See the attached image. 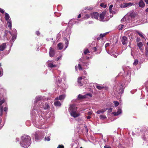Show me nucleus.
Masks as SVG:
<instances>
[{
	"mask_svg": "<svg viewBox=\"0 0 148 148\" xmlns=\"http://www.w3.org/2000/svg\"><path fill=\"white\" fill-rule=\"evenodd\" d=\"M31 143V138L29 136L24 135L22 137L20 142L22 147L27 148L30 146Z\"/></svg>",
	"mask_w": 148,
	"mask_h": 148,
	"instance_id": "1",
	"label": "nucleus"
},
{
	"mask_svg": "<svg viewBox=\"0 0 148 148\" xmlns=\"http://www.w3.org/2000/svg\"><path fill=\"white\" fill-rule=\"evenodd\" d=\"M77 108L74 105H72L70 106L69 108V110L71 115L72 116L76 118L80 115V114L77 111Z\"/></svg>",
	"mask_w": 148,
	"mask_h": 148,
	"instance_id": "2",
	"label": "nucleus"
},
{
	"mask_svg": "<svg viewBox=\"0 0 148 148\" xmlns=\"http://www.w3.org/2000/svg\"><path fill=\"white\" fill-rule=\"evenodd\" d=\"M40 108L42 109L46 110L49 108L48 103L45 102L41 100L38 104V108Z\"/></svg>",
	"mask_w": 148,
	"mask_h": 148,
	"instance_id": "3",
	"label": "nucleus"
},
{
	"mask_svg": "<svg viewBox=\"0 0 148 148\" xmlns=\"http://www.w3.org/2000/svg\"><path fill=\"white\" fill-rule=\"evenodd\" d=\"M136 16V14L134 12H132L130 13L128 17H127V16H126V19L131 18L132 20L134 21Z\"/></svg>",
	"mask_w": 148,
	"mask_h": 148,
	"instance_id": "4",
	"label": "nucleus"
},
{
	"mask_svg": "<svg viewBox=\"0 0 148 148\" xmlns=\"http://www.w3.org/2000/svg\"><path fill=\"white\" fill-rule=\"evenodd\" d=\"M116 90L119 94H122L123 91V88L122 85L118 86L116 88Z\"/></svg>",
	"mask_w": 148,
	"mask_h": 148,
	"instance_id": "5",
	"label": "nucleus"
},
{
	"mask_svg": "<svg viewBox=\"0 0 148 148\" xmlns=\"http://www.w3.org/2000/svg\"><path fill=\"white\" fill-rule=\"evenodd\" d=\"M133 5L132 3H124L123 4H121L120 5V7L121 8H125L128 6H130Z\"/></svg>",
	"mask_w": 148,
	"mask_h": 148,
	"instance_id": "6",
	"label": "nucleus"
},
{
	"mask_svg": "<svg viewBox=\"0 0 148 148\" xmlns=\"http://www.w3.org/2000/svg\"><path fill=\"white\" fill-rule=\"evenodd\" d=\"M90 16L92 18H94L96 19L98 18L99 16V14L97 12H94L91 13Z\"/></svg>",
	"mask_w": 148,
	"mask_h": 148,
	"instance_id": "7",
	"label": "nucleus"
},
{
	"mask_svg": "<svg viewBox=\"0 0 148 148\" xmlns=\"http://www.w3.org/2000/svg\"><path fill=\"white\" fill-rule=\"evenodd\" d=\"M122 43L123 45H126L127 43V38L125 36H123L121 38Z\"/></svg>",
	"mask_w": 148,
	"mask_h": 148,
	"instance_id": "8",
	"label": "nucleus"
},
{
	"mask_svg": "<svg viewBox=\"0 0 148 148\" xmlns=\"http://www.w3.org/2000/svg\"><path fill=\"white\" fill-rule=\"evenodd\" d=\"M55 54V51L51 47L50 48L49 51V55L50 57H53Z\"/></svg>",
	"mask_w": 148,
	"mask_h": 148,
	"instance_id": "9",
	"label": "nucleus"
},
{
	"mask_svg": "<svg viewBox=\"0 0 148 148\" xmlns=\"http://www.w3.org/2000/svg\"><path fill=\"white\" fill-rule=\"evenodd\" d=\"M88 96L91 97L92 95L90 94H87L85 95H82L79 94L78 96V98L79 99H82L86 98V97Z\"/></svg>",
	"mask_w": 148,
	"mask_h": 148,
	"instance_id": "10",
	"label": "nucleus"
},
{
	"mask_svg": "<svg viewBox=\"0 0 148 148\" xmlns=\"http://www.w3.org/2000/svg\"><path fill=\"white\" fill-rule=\"evenodd\" d=\"M137 45L140 50L143 52V50L144 49V47L142 43L140 42L137 43Z\"/></svg>",
	"mask_w": 148,
	"mask_h": 148,
	"instance_id": "11",
	"label": "nucleus"
},
{
	"mask_svg": "<svg viewBox=\"0 0 148 148\" xmlns=\"http://www.w3.org/2000/svg\"><path fill=\"white\" fill-rule=\"evenodd\" d=\"M85 78L84 76L81 77L78 79V85L79 86H82L83 85L82 84L81 82V80L83 79H84Z\"/></svg>",
	"mask_w": 148,
	"mask_h": 148,
	"instance_id": "12",
	"label": "nucleus"
},
{
	"mask_svg": "<svg viewBox=\"0 0 148 148\" xmlns=\"http://www.w3.org/2000/svg\"><path fill=\"white\" fill-rule=\"evenodd\" d=\"M104 13L102 12L99 15V20L101 21H104L105 20L104 19Z\"/></svg>",
	"mask_w": 148,
	"mask_h": 148,
	"instance_id": "13",
	"label": "nucleus"
},
{
	"mask_svg": "<svg viewBox=\"0 0 148 148\" xmlns=\"http://www.w3.org/2000/svg\"><path fill=\"white\" fill-rule=\"evenodd\" d=\"M6 43H3L0 45V51H3L6 48Z\"/></svg>",
	"mask_w": 148,
	"mask_h": 148,
	"instance_id": "14",
	"label": "nucleus"
},
{
	"mask_svg": "<svg viewBox=\"0 0 148 148\" xmlns=\"http://www.w3.org/2000/svg\"><path fill=\"white\" fill-rule=\"evenodd\" d=\"M65 97V95H60L59 96V98L58 97H56L55 99L56 100H57L58 99H59L60 100H62L64 99Z\"/></svg>",
	"mask_w": 148,
	"mask_h": 148,
	"instance_id": "15",
	"label": "nucleus"
},
{
	"mask_svg": "<svg viewBox=\"0 0 148 148\" xmlns=\"http://www.w3.org/2000/svg\"><path fill=\"white\" fill-rule=\"evenodd\" d=\"M121 112V110L119 109L117 112H114L113 114L115 116H117L120 114Z\"/></svg>",
	"mask_w": 148,
	"mask_h": 148,
	"instance_id": "16",
	"label": "nucleus"
},
{
	"mask_svg": "<svg viewBox=\"0 0 148 148\" xmlns=\"http://www.w3.org/2000/svg\"><path fill=\"white\" fill-rule=\"evenodd\" d=\"M107 33H105L103 34H101L99 37L97 38V39L98 40H99L101 38H103L104 36H105V35L107 34Z\"/></svg>",
	"mask_w": 148,
	"mask_h": 148,
	"instance_id": "17",
	"label": "nucleus"
},
{
	"mask_svg": "<svg viewBox=\"0 0 148 148\" xmlns=\"http://www.w3.org/2000/svg\"><path fill=\"white\" fill-rule=\"evenodd\" d=\"M107 110V109L99 110H97V111L96 113L97 114H100L101 113H102L105 112Z\"/></svg>",
	"mask_w": 148,
	"mask_h": 148,
	"instance_id": "18",
	"label": "nucleus"
},
{
	"mask_svg": "<svg viewBox=\"0 0 148 148\" xmlns=\"http://www.w3.org/2000/svg\"><path fill=\"white\" fill-rule=\"evenodd\" d=\"M138 5L141 8L144 7L145 4L142 0H140L139 2Z\"/></svg>",
	"mask_w": 148,
	"mask_h": 148,
	"instance_id": "19",
	"label": "nucleus"
},
{
	"mask_svg": "<svg viewBox=\"0 0 148 148\" xmlns=\"http://www.w3.org/2000/svg\"><path fill=\"white\" fill-rule=\"evenodd\" d=\"M42 98V97L40 96L36 97L35 98V101H34V103H36L37 102H38Z\"/></svg>",
	"mask_w": 148,
	"mask_h": 148,
	"instance_id": "20",
	"label": "nucleus"
},
{
	"mask_svg": "<svg viewBox=\"0 0 148 148\" xmlns=\"http://www.w3.org/2000/svg\"><path fill=\"white\" fill-rule=\"evenodd\" d=\"M96 87L98 89L101 90L104 88V87L101 85L97 84L95 85Z\"/></svg>",
	"mask_w": 148,
	"mask_h": 148,
	"instance_id": "21",
	"label": "nucleus"
},
{
	"mask_svg": "<svg viewBox=\"0 0 148 148\" xmlns=\"http://www.w3.org/2000/svg\"><path fill=\"white\" fill-rule=\"evenodd\" d=\"M5 20L7 21L9 20H10V17L9 14L6 13L5 14Z\"/></svg>",
	"mask_w": 148,
	"mask_h": 148,
	"instance_id": "22",
	"label": "nucleus"
},
{
	"mask_svg": "<svg viewBox=\"0 0 148 148\" xmlns=\"http://www.w3.org/2000/svg\"><path fill=\"white\" fill-rule=\"evenodd\" d=\"M57 47L59 49L61 50L63 47V44L60 42L58 43L57 45Z\"/></svg>",
	"mask_w": 148,
	"mask_h": 148,
	"instance_id": "23",
	"label": "nucleus"
},
{
	"mask_svg": "<svg viewBox=\"0 0 148 148\" xmlns=\"http://www.w3.org/2000/svg\"><path fill=\"white\" fill-rule=\"evenodd\" d=\"M7 21V23L10 29H11L12 28V22L11 20H9Z\"/></svg>",
	"mask_w": 148,
	"mask_h": 148,
	"instance_id": "24",
	"label": "nucleus"
},
{
	"mask_svg": "<svg viewBox=\"0 0 148 148\" xmlns=\"http://www.w3.org/2000/svg\"><path fill=\"white\" fill-rule=\"evenodd\" d=\"M48 66L50 68H52L56 67L57 65L55 64H53V63H50L48 64Z\"/></svg>",
	"mask_w": 148,
	"mask_h": 148,
	"instance_id": "25",
	"label": "nucleus"
},
{
	"mask_svg": "<svg viewBox=\"0 0 148 148\" xmlns=\"http://www.w3.org/2000/svg\"><path fill=\"white\" fill-rule=\"evenodd\" d=\"M65 45L66 46L65 48V49H66L68 47L69 45V41L67 40L66 38H65Z\"/></svg>",
	"mask_w": 148,
	"mask_h": 148,
	"instance_id": "26",
	"label": "nucleus"
},
{
	"mask_svg": "<svg viewBox=\"0 0 148 148\" xmlns=\"http://www.w3.org/2000/svg\"><path fill=\"white\" fill-rule=\"evenodd\" d=\"M10 33L12 35V41H14L16 39V34H12L11 33V32H10Z\"/></svg>",
	"mask_w": 148,
	"mask_h": 148,
	"instance_id": "27",
	"label": "nucleus"
},
{
	"mask_svg": "<svg viewBox=\"0 0 148 148\" xmlns=\"http://www.w3.org/2000/svg\"><path fill=\"white\" fill-rule=\"evenodd\" d=\"M54 104L55 106H60L61 105V103L58 101H56L54 103Z\"/></svg>",
	"mask_w": 148,
	"mask_h": 148,
	"instance_id": "28",
	"label": "nucleus"
},
{
	"mask_svg": "<svg viewBox=\"0 0 148 148\" xmlns=\"http://www.w3.org/2000/svg\"><path fill=\"white\" fill-rule=\"evenodd\" d=\"M5 100L4 99H1L0 98V108L1 106L5 102Z\"/></svg>",
	"mask_w": 148,
	"mask_h": 148,
	"instance_id": "29",
	"label": "nucleus"
},
{
	"mask_svg": "<svg viewBox=\"0 0 148 148\" xmlns=\"http://www.w3.org/2000/svg\"><path fill=\"white\" fill-rule=\"evenodd\" d=\"M93 9V7L92 6L87 7L85 8V10H92Z\"/></svg>",
	"mask_w": 148,
	"mask_h": 148,
	"instance_id": "30",
	"label": "nucleus"
},
{
	"mask_svg": "<svg viewBox=\"0 0 148 148\" xmlns=\"http://www.w3.org/2000/svg\"><path fill=\"white\" fill-rule=\"evenodd\" d=\"M125 27V25H120L118 26V28L120 30H121L123 27Z\"/></svg>",
	"mask_w": 148,
	"mask_h": 148,
	"instance_id": "31",
	"label": "nucleus"
},
{
	"mask_svg": "<svg viewBox=\"0 0 148 148\" xmlns=\"http://www.w3.org/2000/svg\"><path fill=\"white\" fill-rule=\"evenodd\" d=\"M138 60L136 59L134 60V62L133 63V64L134 65L136 66V65L138 64Z\"/></svg>",
	"mask_w": 148,
	"mask_h": 148,
	"instance_id": "32",
	"label": "nucleus"
},
{
	"mask_svg": "<svg viewBox=\"0 0 148 148\" xmlns=\"http://www.w3.org/2000/svg\"><path fill=\"white\" fill-rule=\"evenodd\" d=\"M99 118L101 119H104L106 118V116L103 115H100L99 116Z\"/></svg>",
	"mask_w": 148,
	"mask_h": 148,
	"instance_id": "33",
	"label": "nucleus"
},
{
	"mask_svg": "<svg viewBox=\"0 0 148 148\" xmlns=\"http://www.w3.org/2000/svg\"><path fill=\"white\" fill-rule=\"evenodd\" d=\"M113 103L114 104V106L115 107L117 106L119 104V103L117 101H114Z\"/></svg>",
	"mask_w": 148,
	"mask_h": 148,
	"instance_id": "34",
	"label": "nucleus"
},
{
	"mask_svg": "<svg viewBox=\"0 0 148 148\" xmlns=\"http://www.w3.org/2000/svg\"><path fill=\"white\" fill-rule=\"evenodd\" d=\"M0 109L1 111L0 115L2 116L3 114V107L2 106H1V108H0Z\"/></svg>",
	"mask_w": 148,
	"mask_h": 148,
	"instance_id": "35",
	"label": "nucleus"
},
{
	"mask_svg": "<svg viewBox=\"0 0 148 148\" xmlns=\"http://www.w3.org/2000/svg\"><path fill=\"white\" fill-rule=\"evenodd\" d=\"M100 6L102 7H103L104 8H106V4H104L103 3H101L100 4Z\"/></svg>",
	"mask_w": 148,
	"mask_h": 148,
	"instance_id": "36",
	"label": "nucleus"
},
{
	"mask_svg": "<svg viewBox=\"0 0 148 148\" xmlns=\"http://www.w3.org/2000/svg\"><path fill=\"white\" fill-rule=\"evenodd\" d=\"M89 53V52L88 49H86L84 50V53L85 54H86Z\"/></svg>",
	"mask_w": 148,
	"mask_h": 148,
	"instance_id": "37",
	"label": "nucleus"
},
{
	"mask_svg": "<svg viewBox=\"0 0 148 148\" xmlns=\"http://www.w3.org/2000/svg\"><path fill=\"white\" fill-rule=\"evenodd\" d=\"M145 55L146 56L148 55V49L147 48L145 49Z\"/></svg>",
	"mask_w": 148,
	"mask_h": 148,
	"instance_id": "38",
	"label": "nucleus"
},
{
	"mask_svg": "<svg viewBox=\"0 0 148 148\" xmlns=\"http://www.w3.org/2000/svg\"><path fill=\"white\" fill-rule=\"evenodd\" d=\"M45 140H47V141H49L50 140L49 137L48 136L47 137H45Z\"/></svg>",
	"mask_w": 148,
	"mask_h": 148,
	"instance_id": "39",
	"label": "nucleus"
},
{
	"mask_svg": "<svg viewBox=\"0 0 148 148\" xmlns=\"http://www.w3.org/2000/svg\"><path fill=\"white\" fill-rule=\"evenodd\" d=\"M97 50V48L95 47H93L92 49V51H93V52H95Z\"/></svg>",
	"mask_w": 148,
	"mask_h": 148,
	"instance_id": "40",
	"label": "nucleus"
},
{
	"mask_svg": "<svg viewBox=\"0 0 148 148\" xmlns=\"http://www.w3.org/2000/svg\"><path fill=\"white\" fill-rule=\"evenodd\" d=\"M89 17V16L88 14H86L84 16V18L86 19H87Z\"/></svg>",
	"mask_w": 148,
	"mask_h": 148,
	"instance_id": "41",
	"label": "nucleus"
},
{
	"mask_svg": "<svg viewBox=\"0 0 148 148\" xmlns=\"http://www.w3.org/2000/svg\"><path fill=\"white\" fill-rule=\"evenodd\" d=\"M113 7V5H111L109 7V9L110 12H111V11L112 10V8Z\"/></svg>",
	"mask_w": 148,
	"mask_h": 148,
	"instance_id": "42",
	"label": "nucleus"
},
{
	"mask_svg": "<svg viewBox=\"0 0 148 148\" xmlns=\"http://www.w3.org/2000/svg\"><path fill=\"white\" fill-rule=\"evenodd\" d=\"M138 34L142 38H144L142 34L139 32H138Z\"/></svg>",
	"mask_w": 148,
	"mask_h": 148,
	"instance_id": "43",
	"label": "nucleus"
},
{
	"mask_svg": "<svg viewBox=\"0 0 148 148\" xmlns=\"http://www.w3.org/2000/svg\"><path fill=\"white\" fill-rule=\"evenodd\" d=\"M78 68L79 70H82V67H81L80 64H79L78 65Z\"/></svg>",
	"mask_w": 148,
	"mask_h": 148,
	"instance_id": "44",
	"label": "nucleus"
},
{
	"mask_svg": "<svg viewBox=\"0 0 148 148\" xmlns=\"http://www.w3.org/2000/svg\"><path fill=\"white\" fill-rule=\"evenodd\" d=\"M92 113V111H90L88 112L87 114L88 115H91Z\"/></svg>",
	"mask_w": 148,
	"mask_h": 148,
	"instance_id": "45",
	"label": "nucleus"
},
{
	"mask_svg": "<svg viewBox=\"0 0 148 148\" xmlns=\"http://www.w3.org/2000/svg\"><path fill=\"white\" fill-rule=\"evenodd\" d=\"M0 12L2 14H3L4 13V11L3 9L0 8Z\"/></svg>",
	"mask_w": 148,
	"mask_h": 148,
	"instance_id": "46",
	"label": "nucleus"
},
{
	"mask_svg": "<svg viewBox=\"0 0 148 148\" xmlns=\"http://www.w3.org/2000/svg\"><path fill=\"white\" fill-rule=\"evenodd\" d=\"M64 146L63 145H59L57 147V148H63Z\"/></svg>",
	"mask_w": 148,
	"mask_h": 148,
	"instance_id": "47",
	"label": "nucleus"
},
{
	"mask_svg": "<svg viewBox=\"0 0 148 148\" xmlns=\"http://www.w3.org/2000/svg\"><path fill=\"white\" fill-rule=\"evenodd\" d=\"M13 32H14V35L15 34H17V32L16 30V29H14V31H13Z\"/></svg>",
	"mask_w": 148,
	"mask_h": 148,
	"instance_id": "48",
	"label": "nucleus"
},
{
	"mask_svg": "<svg viewBox=\"0 0 148 148\" xmlns=\"http://www.w3.org/2000/svg\"><path fill=\"white\" fill-rule=\"evenodd\" d=\"M104 148H111V147L107 145H106L104 146Z\"/></svg>",
	"mask_w": 148,
	"mask_h": 148,
	"instance_id": "49",
	"label": "nucleus"
},
{
	"mask_svg": "<svg viewBox=\"0 0 148 148\" xmlns=\"http://www.w3.org/2000/svg\"><path fill=\"white\" fill-rule=\"evenodd\" d=\"M110 55L112 56H113L115 58H116L117 57V56L116 55L114 54L113 53H111Z\"/></svg>",
	"mask_w": 148,
	"mask_h": 148,
	"instance_id": "50",
	"label": "nucleus"
},
{
	"mask_svg": "<svg viewBox=\"0 0 148 148\" xmlns=\"http://www.w3.org/2000/svg\"><path fill=\"white\" fill-rule=\"evenodd\" d=\"M126 77H128V81H130V76L129 75H127L126 76Z\"/></svg>",
	"mask_w": 148,
	"mask_h": 148,
	"instance_id": "51",
	"label": "nucleus"
},
{
	"mask_svg": "<svg viewBox=\"0 0 148 148\" xmlns=\"http://www.w3.org/2000/svg\"><path fill=\"white\" fill-rule=\"evenodd\" d=\"M109 45V43H107L105 45V47L106 48V47H108Z\"/></svg>",
	"mask_w": 148,
	"mask_h": 148,
	"instance_id": "52",
	"label": "nucleus"
},
{
	"mask_svg": "<svg viewBox=\"0 0 148 148\" xmlns=\"http://www.w3.org/2000/svg\"><path fill=\"white\" fill-rule=\"evenodd\" d=\"M140 39L139 38H137L136 39V41L138 43L140 41Z\"/></svg>",
	"mask_w": 148,
	"mask_h": 148,
	"instance_id": "53",
	"label": "nucleus"
},
{
	"mask_svg": "<svg viewBox=\"0 0 148 148\" xmlns=\"http://www.w3.org/2000/svg\"><path fill=\"white\" fill-rule=\"evenodd\" d=\"M3 75V72H2L1 71H0V77H1Z\"/></svg>",
	"mask_w": 148,
	"mask_h": 148,
	"instance_id": "54",
	"label": "nucleus"
},
{
	"mask_svg": "<svg viewBox=\"0 0 148 148\" xmlns=\"http://www.w3.org/2000/svg\"><path fill=\"white\" fill-rule=\"evenodd\" d=\"M145 86L148 89V82L145 83Z\"/></svg>",
	"mask_w": 148,
	"mask_h": 148,
	"instance_id": "55",
	"label": "nucleus"
},
{
	"mask_svg": "<svg viewBox=\"0 0 148 148\" xmlns=\"http://www.w3.org/2000/svg\"><path fill=\"white\" fill-rule=\"evenodd\" d=\"M4 111H6L8 110V108L7 107H5L4 108Z\"/></svg>",
	"mask_w": 148,
	"mask_h": 148,
	"instance_id": "56",
	"label": "nucleus"
},
{
	"mask_svg": "<svg viewBox=\"0 0 148 148\" xmlns=\"http://www.w3.org/2000/svg\"><path fill=\"white\" fill-rule=\"evenodd\" d=\"M125 18L124 17L121 20V22H123L124 21V20L125 19Z\"/></svg>",
	"mask_w": 148,
	"mask_h": 148,
	"instance_id": "57",
	"label": "nucleus"
},
{
	"mask_svg": "<svg viewBox=\"0 0 148 148\" xmlns=\"http://www.w3.org/2000/svg\"><path fill=\"white\" fill-rule=\"evenodd\" d=\"M116 1L117 2H120L121 1H125L126 0H116Z\"/></svg>",
	"mask_w": 148,
	"mask_h": 148,
	"instance_id": "58",
	"label": "nucleus"
},
{
	"mask_svg": "<svg viewBox=\"0 0 148 148\" xmlns=\"http://www.w3.org/2000/svg\"><path fill=\"white\" fill-rule=\"evenodd\" d=\"M36 33L38 35H39L40 34V33L38 31L36 32Z\"/></svg>",
	"mask_w": 148,
	"mask_h": 148,
	"instance_id": "59",
	"label": "nucleus"
},
{
	"mask_svg": "<svg viewBox=\"0 0 148 148\" xmlns=\"http://www.w3.org/2000/svg\"><path fill=\"white\" fill-rule=\"evenodd\" d=\"M91 118V117L89 115L88 116H87V119H90Z\"/></svg>",
	"mask_w": 148,
	"mask_h": 148,
	"instance_id": "60",
	"label": "nucleus"
},
{
	"mask_svg": "<svg viewBox=\"0 0 148 148\" xmlns=\"http://www.w3.org/2000/svg\"><path fill=\"white\" fill-rule=\"evenodd\" d=\"M145 3L147 4H148V0H144Z\"/></svg>",
	"mask_w": 148,
	"mask_h": 148,
	"instance_id": "61",
	"label": "nucleus"
},
{
	"mask_svg": "<svg viewBox=\"0 0 148 148\" xmlns=\"http://www.w3.org/2000/svg\"><path fill=\"white\" fill-rule=\"evenodd\" d=\"M84 82L85 83H87V80H86V79H84Z\"/></svg>",
	"mask_w": 148,
	"mask_h": 148,
	"instance_id": "62",
	"label": "nucleus"
},
{
	"mask_svg": "<svg viewBox=\"0 0 148 148\" xmlns=\"http://www.w3.org/2000/svg\"><path fill=\"white\" fill-rule=\"evenodd\" d=\"M81 17V14H79L78 16V18H80Z\"/></svg>",
	"mask_w": 148,
	"mask_h": 148,
	"instance_id": "63",
	"label": "nucleus"
},
{
	"mask_svg": "<svg viewBox=\"0 0 148 148\" xmlns=\"http://www.w3.org/2000/svg\"><path fill=\"white\" fill-rule=\"evenodd\" d=\"M145 11L146 12H148V8L146 9Z\"/></svg>",
	"mask_w": 148,
	"mask_h": 148,
	"instance_id": "64",
	"label": "nucleus"
}]
</instances>
